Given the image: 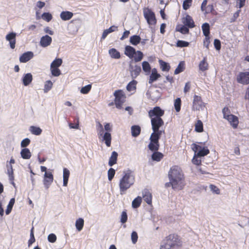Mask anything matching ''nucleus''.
<instances>
[{"mask_svg":"<svg viewBox=\"0 0 249 249\" xmlns=\"http://www.w3.org/2000/svg\"><path fill=\"white\" fill-rule=\"evenodd\" d=\"M164 114V110L160 107H155L148 111V116L151 119L153 132L150 137V143L148 147L151 151H158L160 147L159 140L162 134L165 133L164 129H160L164 125L161 117Z\"/></svg>","mask_w":249,"mask_h":249,"instance_id":"f257e3e1","label":"nucleus"},{"mask_svg":"<svg viewBox=\"0 0 249 249\" xmlns=\"http://www.w3.org/2000/svg\"><path fill=\"white\" fill-rule=\"evenodd\" d=\"M169 179L173 181L179 186L180 189H183L186 185L185 177L181 168L178 165L172 166L168 172Z\"/></svg>","mask_w":249,"mask_h":249,"instance_id":"f03ea898","label":"nucleus"},{"mask_svg":"<svg viewBox=\"0 0 249 249\" xmlns=\"http://www.w3.org/2000/svg\"><path fill=\"white\" fill-rule=\"evenodd\" d=\"M182 246L181 237L176 233L166 236L160 246V249H179Z\"/></svg>","mask_w":249,"mask_h":249,"instance_id":"7ed1b4c3","label":"nucleus"},{"mask_svg":"<svg viewBox=\"0 0 249 249\" xmlns=\"http://www.w3.org/2000/svg\"><path fill=\"white\" fill-rule=\"evenodd\" d=\"M135 181V177L131 171H127L125 173L119 182L120 192L121 195L125 193L127 189L133 185Z\"/></svg>","mask_w":249,"mask_h":249,"instance_id":"20e7f679","label":"nucleus"},{"mask_svg":"<svg viewBox=\"0 0 249 249\" xmlns=\"http://www.w3.org/2000/svg\"><path fill=\"white\" fill-rule=\"evenodd\" d=\"M124 53L129 58H133L136 62L141 61L143 57V53L141 51H136L133 47L128 45L125 47Z\"/></svg>","mask_w":249,"mask_h":249,"instance_id":"39448f33","label":"nucleus"},{"mask_svg":"<svg viewBox=\"0 0 249 249\" xmlns=\"http://www.w3.org/2000/svg\"><path fill=\"white\" fill-rule=\"evenodd\" d=\"M115 96L114 103L117 108L121 109L125 101L126 96L122 90H116L114 93Z\"/></svg>","mask_w":249,"mask_h":249,"instance_id":"423d86ee","label":"nucleus"},{"mask_svg":"<svg viewBox=\"0 0 249 249\" xmlns=\"http://www.w3.org/2000/svg\"><path fill=\"white\" fill-rule=\"evenodd\" d=\"M191 147L195 153L199 157H204L210 153V150L206 146L202 147L201 145L193 143Z\"/></svg>","mask_w":249,"mask_h":249,"instance_id":"0eeeda50","label":"nucleus"},{"mask_svg":"<svg viewBox=\"0 0 249 249\" xmlns=\"http://www.w3.org/2000/svg\"><path fill=\"white\" fill-rule=\"evenodd\" d=\"M144 16L149 25H155L157 20L155 14L151 9H147L144 11Z\"/></svg>","mask_w":249,"mask_h":249,"instance_id":"6e6552de","label":"nucleus"},{"mask_svg":"<svg viewBox=\"0 0 249 249\" xmlns=\"http://www.w3.org/2000/svg\"><path fill=\"white\" fill-rule=\"evenodd\" d=\"M204 107V104L202 101L201 96L195 95L193 102V109L199 110L200 108Z\"/></svg>","mask_w":249,"mask_h":249,"instance_id":"1a4fd4ad","label":"nucleus"},{"mask_svg":"<svg viewBox=\"0 0 249 249\" xmlns=\"http://www.w3.org/2000/svg\"><path fill=\"white\" fill-rule=\"evenodd\" d=\"M53 180V176L50 171L46 172L44 176L43 184L46 189H48Z\"/></svg>","mask_w":249,"mask_h":249,"instance_id":"9d476101","label":"nucleus"},{"mask_svg":"<svg viewBox=\"0 0 249 249\" xmlns=\"http://www.w3.org/2000/svg\"><path fill=\"white\" fill-rule=\"evenodd\" d=\"M237 80L239 83L248 84L249 83V72L239 73L237 77Z\"/></svg>","mask_w":249,"mask_h":249,"instance_id":"9b49d317","label":"nucleus"},{"mask_svg":"<svg viewBox=\"0 0 249 249\" xmlns=\"http://www.w3.org/2000/svg\"><path fill=\"white\" fill-rule=\"evenodd\" d=\"M16 33L14 32L8 34L5 37L6 40L9 42L10 47L12 49H14L15 48V44L16 42Z\"/></svg>","mask_w":249,"mask_h":249,"instance_id":"f8f14e48","label":"nucleus"},{"mask_svg":"<svg viewBox=\"0 0 249 249\" xmlns=\"http://www.w3.org/2000/svg\"><path fill=\"white\" fill-rule=\"evenodd\" d=\"M225 119L228 121L233 128H236L237 127L239 124V120L237 116L232 114L231 115L227 116L226 118Z\"/></svg>","mask_w":249,"mask_h":249,"instance_id":"ddd939ff","label":"nucleus"},{"mask_svg":"<svg viewBox=\"0 0 249 249\" xmlns=\"http://www.w3.org/2000/svg\"><path fill=\"white\" fill-rule=\"evenodd\" d=\"M129 71L132 77L133 78H135L140 74L142 70L140 66L135 65L133 66L130 65Z\"/></svg>","mask_w":249,"mask_h":249,"instance_id":"4468645a","label":"nucleus"},{"mask_svg":"<svg viewBox=\"0 0 249 249\" xmlns=\"http://www.w3.org/2000/svg\"><path fill=\"white\" fill-rule=\"evenodd\" d=\"M6 168H7V174L8 175L9 179L11 183L14 186L15 183L14 182V170H13V166H12V164H11L10 163H8V161L7 162Z\"/></svg>","mask_w":249,"mask_h":249,"instance_id":"2eb2a0df","label":"nucleus"},{"mask_svg":"<svg viewBox=\"0 0 249 249\" xmlns=\"http://www.w3.org/2000/svg\"><path fill=\"white\" fill-rule=\"evenodd\" d=\"M160 74L158 73L157 70L156 68H153L152 70L151 73L149 78V84H152L154 82L157 81L160 77Z\"/></svg>","mask_w":249,"mask_h":249,"instance_id":"dca6fc26","label":"nucleus"},{"mask_svg":"<svg viewBox=\"0 0 249 249\" xmlns=\"http://www.w3.org/2000/svg\"><path fill=\"white\" fill-rule=\"evenodd\" d=\"M182 22L184 25L190 28H193L195 26V22L192 18L189 15H187L186 17L183 18Z\"/></svg>","mask_w":249,"mask_h":249,"instance_id":"f3484780","label":"nucleus"},{"mask_svg":"<svg viewBox=\"0 0 249 249\" xmlns=\"http://www.w3.org/2000/svg\"><path fill=\"white\" fill-rule=\"evenodd\" d=\"M34 56L32 52H27L23 53L19 57V61L21 63H26L31 59Z\"/></svg>","mask_w":249,"mask_h":249,"instance_id":"a211bd4d","label":"nucleus"},{"mask_svg":"<svg viewBox=\"0 0 249 249\" xmlns=\"http://www.w3.org/2000/svg\"><path fill=\"white\" fill-rule=\"evenodd\" d=\"M142 197L144 201L148 205L152 204V195L151 193L147 189H145L143 191Z\"/></svg>","mask_w":249,"mask_h":249,"instance_id":"6ab92c4d","label":"nucleus"},{"mask_svg":"<svg viewBox=\"0 0 249 249\" xmlns=\"http://www.w3.org/2000/svg\"><path fill=\"white\" fill-rule=\"evenodd\" d=\"M52 41V37L48 35H46L41 38L40 44L43 47H46L51 44Z\"/></svg>","mask_w":249,"mask_h":249,"instance_id":"aec40b11","label":"nucleus"},{"mask_svg":"<svg viewBox=\"0 0 249 249\" xmlns=\"http://www.w3.org/2000/svg\"><path fill=\"white\" fill-rule=\"evenodd\" d=\"M199 69L200 71H207L209 68V64L207 62V58L204 57L199 64Z\"/></svg>","mask_w":249,"mask_h":249,"instance_id":"412c9836","label":"nucleus"},{"mask_svg":"<svg viewBox=\"0 0 249 249\" xmlns=\"http://www.w3.org/2000/svg\"><path fill=\"white\" fill-rule=\"evenodd\" d=\"M153 152V153L151 155V158L153 160L160 161L163 159L164 155L162 153L158 151Z\"/></svg>","mask_w":249,"mask_h":249,"instance_id":"4be33fe9","label":"nucleus"},{"mask_svg":"<svg viewBox=\"0 0 249 249\" xmlns=\"http://www.w3.org/2000/svg\"><path fill=\"white\" fill-rule=\"evenodd\" d=\"M118 156V153L116 151L112 152L108 161V165L110 166H112L117 163Z\"/></svg>","mask_w":249,"mask_h":249,"instance_id":"5701e85b","label":"nucleus"},{"mask_svg":"<svg viewBox=\"0 0 249 249\" xmlns=\"http://www.w3.org/2000/svg\"><path fill=\"white\" fill-rule=\"evenodd\" d=\"M33 80L32 75L30 73L25 74L22 79L23 84L24 86L29 85Z\"/></svg>","mask_w":249,"mask_h":249,"instance_id":"b1692460","label":"nucleus"},{"mask_svg":"<svg viewBox=\"0 0 249 249\" xmlns=\"http://www.w3.org/2000/svg\"><path fill=\"white\" fill-rule=\"evenodd\" d=\"M60 16L63 20H68L72 17L73 13L70 11H63L61 13Z\"/></svg>","mask_w":249,"mask_h":249,"instance_id":"393cba45","label":"nucleus"},{"mask_svg":"<svg viewBox=\"0 0 249 249\" xmlns=\"http://www.w3.org/2000/svg\"><path fill=\"white\" fill-rule=\"evenodd\" d=\"M160 68L163 71H169L170 70L171 67L169 63L162 60H159V61Z\"/></svg>","mask_w":249,"mask_h":249,"instance_id":"a878e982","label":"nucleus"},{"mask_svg":"<svg viewBox=\"0 0 249 249\" xmlns=\"http://www.w3.org/2000/svg\"><path fill=\"white\" fill-rule=\"evenodd\" d=\"M102 137L103 140L105 141L106 145L107 147L110 146L111 142V134L108 132H106Z\"/></svg>","mask_w":249,"mask_h":249,"instance_id":"bb28decb","label":"nucleus"},{"mask_svg":"<svg viewBox=\"0 0 249 249\" xmlns=\"http://www.w3.org/2000/svg\"><path fill=\"white\" fill-rule=\"evenodd\" d=\"M70 172L69 170L66 168L63 169V186H67L68 180L70 177Z\"/></svg>","mask_w":249,"mask_h":249,"instance_id":"cd10ccee","label":"nucleus"},{"mask_svg":"<svg viewBox=\"0 0 249 249\" xmlns=\"http://www.w3.org/2000/svg\"><path fill=\"white\" fill-rule=\"evenodd\" d=\"M21 156L23 159H29L31 157V153L28 148H23L20 152Z\"/></svg>","mask_w":249,"mask_h":249,"instance_id":"c85d7f7f","label":"nucleus"},{"mask_svg":"<svg viewBox=\"0 0 249 249\" xmlns=\"http://www.w3.org/2000/svg\"><path fill=\"white\" fill-rule=\"evenodd\" d=\"M111 57L114 59H119L121 57L120 53L115 48L110 49L108 51Z\"/></svg>","mask_w":249,"mask_h":249,"instance_id":"c756f323","label":"nucleus"},{"mask_svg":"<svg viewBox=\"0 0 249 249\" xmlns=\"http://www.w3.org/2000/svg\"><path fill=\"white\" fill-rule=\"evenodd\" d=\"M132 136L134 137L138 136L141 133V129L139 125H133L131 128Z\"/></svg>","mask_w":249,"mask_h":249,"instance_id":"7c9ffc66","label":"nucleus"},{"mask_svg":"<svg viewBox=\"0 0 249 249\" xmlns=\"http://www.w3.org/2000/svg\"><path fill=\"white\" fill-rule=\"evenodd\" d=\"M141 40V38L139 36L134 35L130 37L129 41L132 45L136 46L140 43Z\"/></svg>","mask_w":249,"mask_h":249,"instance_id":"2f4dec72","label":"nucleus"},{"mask_svg":"<svg viewBox=\"0 0 249 249\" xmlns=\"http://www.w3.org/2000/svg\"><path fill=\"white\" fill-rule=\"evenodd\" d=\"M117 27L115 26H112L108 29L105 30L103 33L101 39H104L109 33H111L115 31L117 29Z\"/></svg>","mask_w":249,"mask_h":249,"instance_id":"473e14b6","label":"nucleus"},{"mask_svg":"<svg viewBox=\"0 0 249 249\" xmlns=\"http://www.w3.org/2000/svg\"><path fill=\"white\" fill-rule=\"evenodd\" d=\"M142 68L143 71L146 74H149L150 72L151 68L149 63L147 61H143L142 63Z\"/></svg>","mask_w":249,"mask_h":249,"instance_id":"72a5a7b5","label":"nucleus"},{"mask_svg":"<svg viewBox=\"0 0 249 249\" xmlns=\"http://www.w3.org/2000/svg\"><path fill=\"white\" fill-rule=\"evenodd\" d=\"M185 62L184 61L180 62L177 68L175 70L174 74H178L182 72L185 70Z\"/></svg>","mask_w":249,"mask_h":249,"instance_id":"f704fd0d","label":"nucleus"},{"mask_svg":"<svg viewBox=\"0 0 249 249\" xmlns=\"http://www.w3.org/2000/svg\"><path fill=\"white\" fill-rule=\"evenodd\" d=\"M84 225V220L82 218H79L78 219L76 220L75 222V226L76 228V229L78 231H81Z\"/></svg>","mask_w":249,"mask_h":249,"instance_id":"c9c22d12","label":"nucleus"},{"mask_svg":"<svg viewBox=\"0 0 249 249\" xmlns=\"http://www.w3.org/2000/svg\"><path fill=\"white\" fill-rule=\"evenodd\" d=\"M137 84V82L136 80H132L127 84L126 86V89L128 91H131L135 90L136 89Z\"/></svg>","mask_w":249,"mask_h":249,"instance_id":"e433bc0d","label":"nucleus"},{"mask_svg":"<svg viewBox=\"0 0 249 249\" xmlns=\"http://www.w3.org/2000/svg\"><path fill=\"white\" fill-rule=\"evenodd\" d=\"M142 197L138 196L135 198L132 201V206L133 208H138L140 207L142 203Z\"/></svg>","mask_w":249,"mask_h":249,"instance_id":"4c0bfd02","label":"nucleus"},{"mask_svg":"<svg viewBox=\"0 0 249 249\" xmlns=\"http://www.w3.org/2000/svg\"><path fill=\"white\" fill-rule=\"evenodd\" d=\"M30 132L34 135H39L42 132V129L38 127L31 126L29 129Z\"/></svg>","mask_w":249,"mask_h":249,"instance_id":"58836bf2","label":"nucleus"},{"mask_svg":"<svg viewBox=\"0 0 249 249\" xmlns=\"http://www.w3.org/2000/svg\"><path fill=\"white\" fill-rule=\"evenodd\" d=\"M202 30L203 35L205 36H208L210 35V25L208 23H205L202 24Z\"/></svg>","mask_w":249,"mask_h":249,"instance_id":"ea45409f","label":"nucleus"},{"mask_svg":"<svg viewBox=\"0 0 249 249\" xmlns=\"http://www.w3.org/2000/svg\"><path fill=\"white\" fill-rule=\"evenodd\" d=\"M195 131L197 132L203 131V125L201 121L198 120L195 124Z\"/></svg>","mask_w":249,"mask_h":249,"instance_id":"a19ab883","label":"nucleus"},{"mask_svg":"<svg viewBox=\"0 0 249 249\" xmlns=\"http://www.w3.org/2000/svg\"><path fill=\"white\" fill-rule=\"evenodd\" d=\"M170 181L168 182H166L165 184V186L166 188L170 187V186H172V188L174 190H181V189H180V188L177 184L175 183H173V181L171 179H169Z\"/></svg>","mask_w":249,"mask_h":249,"instance_id":"79ce46f5","label":"nucleus"},{"mask_svg":"<svg viewBox=\"0 0 249 249\" xmlns=\"http://www.w3.org/2000/svg\"><path fill=\"white\" fill-rule=\"evenodd\" d=\"M15 200L14 198H12L10 199L9 204L7 206V209L6 210L5 213L6 214H9L11 213L13 205L15 203Z\"/></svg>","mask_w":249,"mask_h":249,"instance_id":"37998d69","label":"nucleus"},{"mask_svg":"<svg viewBox=\"0 0 249 249\" xmlns=\"http://www.w3.org/2000/svg\"><path fill=\"white\" fill-rule=\"evenodd\" d=\"M181 101L180 98H177L174 102V107L177 112L180 110Z\"/></svg>","mask_w":249,"mask_h":249,"instance_id":"c03bdc74","label":"nucleus"},{"mask_svg":"<svg viewBox=\"0 0 249 249\" xmlns=\"http://www.w3.org/2000/svg\"><path fill=\"white\" fill-rule=\"evenodd\" d=\"M53 84L51 80L47 81L44 85V92H48L53 87Z\"/></svg>","mask_w":249,"mask_h":249,"instance_id":"a18cd8bd","label":"nucleus"},{"mask_svg":"<svg viewBox=\"0 0 249 249\" xmlns=\"http://www.w3.org/2000/svg\"><path fill=\"white\" fill-rule=\"evenodd\" d=\"M62 63V60L60 58L55 59L53 61L51 65V67H56L58 68L59 66L61 65Z\"/></svg>","mask_w":249,"mask_h":249,"instance_id":"49530a36","label":"nucleus"},{"mask_svg":"<svg viewBox=\"0 0 249 249\" xmlns=\"http://www.w3.org/2000/svg\"><path fill=\"white\" fill-rule=\"evenodd\" d=\"M200 157L197 156L196 153H195L194 157L192 160V163L196 165H200L201 164V160L199 159Z\"/></svg>","mask_w":249,"mask_h":249,"instance_id":"de8ad7c7","label":"nucleus"},{"mask_svg":"<svg viewBox=\"0 0 249 249\" xmlns=\"http://www.w3.org/2000/svg\"><path fill=\"white\" fill-rule=\"evenodd\" d=\"M176 30L182 34H187L189 33V30L188 28L185 25H183L179 28H177Z\"/></svg>","mask_w":249,"mask_h":249,"instance_id":"09e8293b","label":"nucleus"},{"mask_svg":"<svg viewBox=\"0 0 249 249\" xmlns=\"http://www.w3.org/2000/svg\"><path fill=\"white\" fill-rule=\"evenodd\" d=\"M189 45L188 42L183 40H178L177 42L176 46L178 47L183 48L188 47Z\"/></svg>","mask_w":249,"mask_h":249,"instance_id":"8fccbe9b","label":"nucleus"},{"mask_svg":"<svg viewBox=\"0 0 249 249\" xmlns=\"http://www.w3.org/2000/svg\"><path fill=\"white\" fill-rule=\"evenodd\" d=\"M34 227H33L32 228L31 230L30 238V239L28 241V245H29V246H30L33 243H34L35 242V240H36L35 236H34Z\"/></svg>","mask_w":249,"mask_h":249,"instance_id":"3c124183","label":"nucleus"},{"mask_svg":"<svg viewBox=\"0 0 249 249\" xmlns=\"http://www.w3.org/2000/svg\"><path fill=\"white\" fill-rule=\"evenodd\" d=\"M51 72L53 76H58L61 74L60 70L56 67H51Z\"/></svg>","mask_w":249,"mask_h":249,"instance_id":"603ef678","label":"nucleus"},{"mask_svg":"<svg viewBox=\"0 0 249 249\" xmlns=\"http://www.w3.org/2000/svg\"><path fill=\"white\" fill-rule=\"evenodd\" d=\"M91 89V85L89 84L82 88L80 92L83 94L88 93Z\"/></svg>","mask_w":249,"mask_h":249,"instance_id":"864d4df0","label":"nucleus"},{"mask_svg":"<svg viewBox=\"0 0 249 249\" xmlns=\"http://www.w3.org/2000/svg\"><path fill=\"white\" fill-rule=\"evenodd\" d=\"M192 0H185L183 3V8L186 10L188 9L192 5Z\"/></svg>","mask_w":249,"mask_h":249,"instance_id":"5fc2aeb1","label":"nucleus"},{"mask_svg":"<svg viewBox=\"0 0 249 249\" xmlns=\"http://www.w3.org/2000/svg\"><path fill=\"white\" fill-rule=\"evenodd\" d=\"M42 18L47 22L50 21L52 18V15L49 13H44L42 15Z\"/></svg>","mask_w":249,"mask_h":249,"instance_id":"6e6d98bb","label":"nucleus"},{"mask_svg":"<svg viewBox=\"0 0 249 249\" xmlns=\"http://www.w3.org/2000/svg\"><path fill=\"white\" fill-rule=\"evenodd\" d=\"M115 174V170L112 168H110L108 171V180L111 181L114 177Z\"/></svg>","mask_w":249,"mask_h":249,"instance_id":"4d7b16f0","label":"nucleus"},{"mask_svg":"<svg viewBox=\"0 0 249 249\" xmlns=\"http://www.w3.org/2000/svg\"><path fill=\"white\" fill-rule=\"evenodd\" d=\"M210 188L211 191H213L214 193L219 195L220 193V189L215 185L213 184H211L210 185Z\"/></svg>","mask_w":249,"mask_h":249,"instance_id":"13d9d810","label":"nucleus"},{"mask_svg":"<svg viewBox=\"0 0 249 249\" xmlns=\"http://www.w3.org/2000/svg\"><path fill=\"white\" fill-rule=\"evenodd\" d=\"M222 113L223 114L224 118H226L227 116L232 115L231 114L230 109L228 107H224V108L222 109Z\"/></svg>","mask_w":249,"mask_h":249,"instance_id":"bf43d9fd","label":"nucleus"},{"mask_svg":"<svg viewBox=\"0 0 249 249\" xmlns=\"http://www.w3.org/2000/svg\"><path fill=\"white\" fill-rule=\"evenodd\" d=\"M127 220V215L125 211H123L121 214V222L122 223H125Z\"/></svg>","mask_w":249,"mask_h":249,"instance_id":"052dcab7","label":"nucleus"},{"mask_svg":"<svg viewBox=\"0 0 249 249\" xmlns=\"http://www.w3.org/2000/svg\"><path fill=\"white\" fill-rule=\"evenodd\" d=\"M48 240L51 243H54L56 240V236L53 233L50 234L48 236Z\"/></svg>","mask_w":249,"mask_h":249,"instance_id":"680f3d73","label":"nucleus"},{"mask_svg":"<svg viewBox=\"0 0 249 249\" xmlns=\"http://www.w3.org/2000/svg\"><path fill=\"white\" fill-rule=\"evenodd\" d=\"M30 143V140L28 138H25L23 139L21 142V146L22 147H26Z\"/></svg>","mask_w":249,"mask_h":249,"instance_id":"e2e57ef3","label":"nucleus"},{"mask_svg":"<svg viewBox=\"0 0 249 249\" xmlns=\"http://www.w3.org/2000/svg\"><path fill=\"white\" fill-rule=\"evenodd\" d=\"M246 0H236V7L241 8L245 5Z\"/></svg>","mask_w":249,"mask_h":249,"instance_id":"0e129e2a","label":"nucleus"},{"mask_svg":"<svg viewBox=\"0 0 249 249\" xmlns=\"http://www.w3.org/2000/svg\"><path fill=\"white\" fill-rule=\"evenodd\" d=\"M214 46L216 50H220L221 49V42L220 41L217 39L214 40Z\"/></svg>","mask_w":249,"mask_h":249,"instance_id":"69168bd1","label":"nucleus"},{"mask_svg":"<svg viewBox=\"0 0 249 249\" xmlns=\"http://www.w3.org/2000/svg\"><path fill=\"white\" fill-rule=\"evenodd\" d=\"M241 12V10H238L235 13H234L232 18H231V21L234 22L236 19L239 17L240 13Z\"/></svg>","mask_w":249,"mask_h":249,"instance_id":"338daca9","label":"nucleus"},{"mask_svg":"<svg viewBox=\"0 0 249 249\" xmlns=\"http://www.w3.org/2000/svg\"><path fill=\"white\" fill-rule=\"evenodd\" d=\"M131 240L133 243L135 244L138 240V234L136 231H133L131 233Z\"/></svg>","mask_w":249,"mask_h":249,"instance_id":"774afa93","label":"nucleus"}]
</instances>
